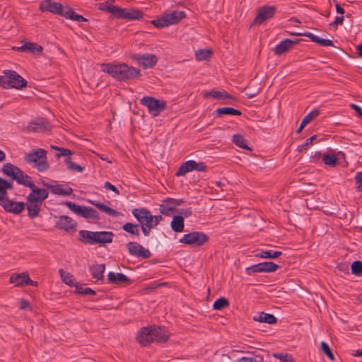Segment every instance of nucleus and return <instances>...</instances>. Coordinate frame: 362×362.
Segmentation results:
<instances>
[{
	"instance_id": "50",
	"label": "nucleus",
	"mask_w": 362,
	"mask_h": 362,
	"mask_svg": "<svg viewBox=\"0 0 362 362\" xmlns=\"http://www.w3.org/2000/svg\"><path fill=\"white\" fill-rule=\"evenodd\" d=\"M64 161L67 165V168L70 170L82 173L84 170L83 167L81 165L72 162L71 158L69 156L65 158Z\"/></svg>"
},
{
	"instance_id": "60",
	"label": "nucleus",
	"mask_w": 362,
	"mask_h": 362,
	"mask_svg": "<svg viewBox=\"0 0 362 362\" xmlns=\"http://www.w3.org/2000/svg\"><path fill=\"white\" fill-rule=\"evenodd\" d=\"M337 268L340 271L345 274L349 273V265L346 263H339L338 264Z\"/></svg>"
},
{
	"instance_id": "43",
	"label": "nucleus",
	"mask_w": 362,
	"mask_h": 362,
	"mask_svg": "<svg viewBox=\"0 0 362 362\" xmlns=\"http://www.w3.org/2000/svg\"><path fill=\"white\" fill-rule=\"evenodd\" d=\"M233 142L236 145L238 146V147L243 148V149H246V150H248V151H252V148H250L247 143V140L243 137V136L240 135V134H234L233 136Z\"/></svg>"
},
{
	"instance_id": "41",
	"label": "nucleus",
	"mask_w": 362,
	"mask_h": 362,
	"mask_svg": "<svg viewBox=\"0 0 362 362\" xmlns=\"http://www.w3.org/2000/svg\"><path fill=\"white\" fill-rule=\"evenodd\" d=\"M41 205L42 203L40 202L29 203V204L27 205L28 216L30 218H34L39 216L41 209Z\"/></svg>"
},
{
	"instance_id": "64",
	"label": "nucleus",
	"mask_w": 362,
	"mask_h": 362,
	"mask_svg": "<svg viewBox=\"0 0 362 362\" xmlns=\"http://www.w3.org/2000/svg\"><path fill=\"white\" fill-rule=\"evenodd\" d=\"M356 182L362 185V172H358L355 176Z\"/></svg>"
},
{
	"instance_id": "51",
	"label": "nucleus",
	"mask_w": 362,
	"mask_h": 362,
	"mask_svg": "<svg viewBox=\"0 0 362 362\" xmlns=\"http://www.w3.org/2000/svg\"><path fill=\"white\" fill-rule=\"evenodd\" d=\"M272 356L278 358L281 362H293V358L291 354L286 353H273Z\"/></svg>"
},
{
	"instance_id": "36",
	"label": "nucleus",
	"mask_w": 362,
	"mask_h": 362,
	"mask_svg": "<svg viewBox=\"0 0 362 362\" xmlns=\"http://www.w3.org/2000/svg\"><path fill=\"white\" fill-rule=\"evenodd\" d=\"M63 17L77 22H86L88 19L83 16L77 14L71 7L66 6V11Z\"/></svg>"
},
{
	"instance_id": "32",
	"label": "nucleus",
	"mask_w": 362,
	"mask_h": 362,
	"mask_svg": "<svg viewBox=\"0 0 362 362\" xmlns=\"http://www.w3.org/2000/svg\"><path fill=\"white\" fill-rule=\"evenodd\" d=\"M88 202L91 204L92 205L96 206L98 209H100L101 211L108 214L109 216H113V217H117L120 214L119 212H117L116 210L105 205L104 204H102L98 201H92L89 200Z\"/></svg>"
},
{
	"instance_id": "45",
	"label": "nucleus",
	"mask_w": 362,
	"mask_h": 362,
	"mask_svg": "<svg viewBox=\"0 0 362 362\" xmlns=\"http://www.w3.org/2000/svg\"><path fill=\"white\" fill-rule=\"evenodd\" d=\"M324 163L330 167L336 166L339 163V159L335 155L324 154L322 156Z\"/></svg>"
},
{
	"instance_id": "58",
	"label": "nucleus",
	"mask_w": 362,
	"mask_h": 362,
	"mask_svg": "<svg viewBox=\"0 0 362 362\" xmlns=\"http://www.w3.org/2000/svg\"><path fill=\"white\" fill-rule=\"evenodd\" d=\"M104 187L107 190L114 192L116 194H119V191L118 190V189L109 182H105Z\"/></svg>"
},
{
	"instance_id": "63",
	"label": "nucleus",
	"mask_w": 362,
	"mask_h": 362,
	"mask_svg": "<svg viewBox=\"0 0 362 362\" xmlns=\"http://www.w3.org/2000/svg\"><path fill=\"white\" fill-rule=\"evenodd\" d=\"M351 107L356 111L360 117H362V108L356 104H351Z\"/></svg>"
},
{
	"instance_id": "21",
	"label": "nucleus",
	"mask_w": 362,
	"mask_h": 362,
	"mask_svg": "<svg viewBox=\"0 0 362 362\" xmlns=\"http://www.w3.org/2000/svg\"><path fill=\"white\" fill-rule=\"evenodd\" d=\"M300 40V39L292 40L288 38L282 40L275 47L274 54L278 56L284 54Z\"/></svg>"
},
{
	"instance_id": "20",
	"label": "nucleus",
	"mask_w": 362,
	"mask_h": 362,
	"mask_svg": "<svg viewBox=\"0 0 362 362\" xmlns=\"http://www.w3.org/2000/svg\"><path fill=\"white\" fill-rule=\"evenodd\" d=\"M107 281L108 283L117 285H129L132 282V281L125 274L122 273H114L112 272H109L107 274Z\"/></svg>"
},
{
	"instance_id": "31",
	"label": "nucleus",
	"mask_w": 362,
	"mask_h": 362,
	"mask_svg": "<svg viewBox=\"0 0 362 362\" xmlns=\"http://www.w3.org/2000/svg\"><path fill=\"white\" fill-rule=\"evenodd\" d=\"M204 98H213L214 99H223V98H228V99H234L233 97H232L227 91L223 90H216L214 89L211 90L209 91H206L204 93Z\"/></svg>"
},
{
	"instance_id": "33",
	"label": "nucleus",
	"mask_w": 362,
	"mask_h": 362,
	"mask_svg": "<svg viewBox=\"0 0 362 362\" xmlns=\"http://www.w3.org/2000/svg\"><path fill=\"white\" fill-rule=\"evenodd\" d=\"M175 208V204L173 203L171 198L168 197L163 201V204L160 205L159 209L162 214L170 216Z\"/></svg>"
},
{
	"instance_id": "48",
	"label": "nucleus",
	"mask_w": 362,
	"mask_h": 362,
	"mask_svg": "<svg viewBox=\"0 0 362 362\" xmlns=\"http://www.w3.org/2000/svg\"><path fill=\"white\" fill-rule=\"evenodd\" d=\"M126 19L128 20H139L144 16L142 11L136 9H131L129 11L126 9Z\"/></svg>"
},
{
	"instance_id": "7",
	"label": "nucleus",
	"mask_w": 362,
	"mask_h": 362,
	"mask_svg": "<svg viewBox=\"0 0 362 362\" xmlns=\"http://www.w3.org/2000/svg\"><path fill=\"white\" fill-rule=\"evenodd\" d=\"M276 11L277 8L275 6L264 5L258 8L252 25H260L265 23L275 16Z\"/></svg>"
},
{
	"instance_id": "54",
	"label": "nucleus",
	"mask_w": 362,
	"mask_h": 362,
	"mask_svg": "<svg viewBox=\"0 0 362 362\" xmlns=\"http://www.w3.org/2000/svg\"><path fill=\"white\" fill-rule=\"evenodd\" d=\"M320 347H321L322 351L325 353V354L332 361H335V357H334V354H332V352L329 345L326 342L322 341L320 343Z\"/></svg>"
},
{
	"instance_id": "38",
	"label": "nucleus",
	"mask_w": 362,
	"mask_h": 362,
	"mask_svg": "<svg viewBox=\"0 0 362 362\" xmlns=\"http://www.w3.org/2000/svg\"><path fill=\"white\" fill-rule=\"evenodd\" d=\"M122 230L132 236L139 237V224L127 222L122 226Z\"/></svg>"
},
{
	"instance_id": "24",
	"label": "nucleus",
	"mask_w": 362,
	"mask_h": 362,
	"mask_svg": "<svg viewBox=\"0 0 362 362\" xmlns=\"http://www.w3.org/2000/svg\"><path fill=\"white\" fill-rule=\"evenodd\" d=\"M101 10H105L112 13L115 17L121 19H126V9L119 8L112 4H107V2L103 6H100Z\"/></svg>"
},
{
	"instance_id": "5",
	"label": "nucleus",
	"mask_w": 362,
	"mask_h": 362,
	"mask_svg": "<svg viewBox=\"0 0 362 362\" xmlns=\"http://www.w3.org/2000/svg\"><path fill=\"white\" fill-rule=\"evenodd\" d=\"M185 16L183 11H173L165 14L162 18L151 21V23L156 28H165L179 23Z\"/></svg>"
},
{
	"instance_id": "10",
	"label": "nucleus",
	"mask_w": 362,
	"mask_h": 362,
	"mask_svg": "<svg viewBox=\"0 0 362 362\" xmlns=\"http://www.w3.org/2000/svg\"><path fill=\"white\" fill-rule=\"evenodd\" d=\"M279 267V265L273 262H264L247 267L245 269V273L247 275L262 272L271 273L276 271Z\"/></svg>"
},
{
	"instance_id": "11",
	"label": "nucleus",
	"mask_w": 362,
	"mask_h": 362,
	"mask_svg": "<svg viewBox=\"0 0 362 362\" xmlns=\"http://www.w3.org/2000/svg\"><path fill=\"white\" fill-rule=\"evenodd\" d=\"M39 8L42 12L48 11L62 16H64L66 11V6L64 7L62 4L52 1V0L42 1L40 4Z\"/></svg>"
},
{
	"instance_id": "3",
	"label": "nucleus",
	"mask_w": 362,
	"mask_h": 362,
	"mask_svg": "<svg viewBox=\"0 0 362 362\" xmlns=\"http://www.w3.org/2000/svg\"><path fill=\"white\" fill-rule=\"evenodd\" d=\"M0 86L6 89H21L27 86V81L15 71L6 70L0 76Z\"/></svg>"
},
{
	"instance_id": "28",
	"label": "nucleus",
	"mask_w": 362,
	"mask_h": 362,
	"mask_svg": "<svg viewBox=\"0 0 362 362\" xmlns=\"http://www.w3.org/2000/svg\"><path fill=\"white\" fill-rule=\"evenodd\" d=\"M19 170L20 168L18 167L11 163L4 164L1 168V171L4 175L11 177L12 180L15 181L18 178L17 175Z\"/></svg>"
},
{
	"instance_id": "35",
	"label": "nucleus",
	"mask_w": 362,
	"mask_h": 362,
	"mask_svg": "<svg viewBox=\"0 0 362 362\" xmlns=\"http://www.w3.org/2000/svg\"><path fill=\"white\" fill-rule=\"evenodd\" d=\"M16 182L27 187H32L34 185L32 178L27 174H25L21 169L17 175Z\"/></svg>"
},
{
	"instance_id": "13",
	"label": "nucleus",
	"mask_w": 362,
	"mask_h": 362,
	"mask_svg": "<svg viewBox=\"0 0 362 362\" xmlns=\"http://www.w3.org/2000/svg\"><path fill=\"white\" fill-rule=\"evenodd\" d=\"M127 248L132 256L141 257L143 259H148L151 256V252L137 242L132 241L128 243L127 244Z\"/></svg>"
},
{
	"instance_id": "49",
	"label": "nucleus",
	"mask_w": 362,
	"mask_h": 362,
	"mask_svg": "<svg viewBox=\"0 0 362 362\" xmlns=\"http://www.w3.org/2000/svg\"><path fill=\"white\" fill-rule=\"evenodd\" d=\"M76 291L75 293L77 294H81L83 296H93L95 295V291H93L90 288H83L82 286L79 285L78 283L76 284L75 286Z\"/></svg>"
},
{
	"instance_id": "22",
	"label": "nucleus",
	"mask_w": 362,
	"mask_h": 362,
	"mask_svg": "<svg viewBox=\"0 0 362 362\" xmlns=\"http://www.w3.org/2000/svg\"><path fill=\"white\" fill-rule=\"evenodd\" d=\"M43 185L50 189L51 193L57 195L69 196L73 193V189L69 186L64 187L62 185H48L43 183Z\"/></svg>"
},
{
	"instance_id": "42",
	"label": "nucleus",
	"mask_w": 362,
	"mask_h": 362,
	"mask_svg": "<svg viewBox=\"0 0 362 362\" xmlns=\"http://www.w3.org/2000/svg\"><path fill=\"white\" fill-rule=\"evenodd\" d=\"M282 255L281 251L262 250L260 252L255 255V257L265 259H276Z\"/></svg>"
},
{
	"instance_id": "39",
	"label": "nucleus",
	"mask_w": 362,
	"mask_h": 362,
	"mask_svg": "<svg viewBox=\"0 0 362 362\" xmlns=\"http://www.w3.org/2000/svg\"><path fill=\"white\" fill-rule=\"evenodd\" d=\"M16 49L21 51H28L31 53H40L42 52L43 49L42 46L38 45L37 44L34 42H26L22 46L17 47Z\"/></svg>"
},
{
	"instance_id": "26",
	"label": "nucleus",
	"mask_w": 362,
	"mask_h": 362,
	"mask_svg": "<svg viewBox=\"0 0 362 362\" xmlns=\"http://www.w3.org/2000/svg\"><path fill=\"white\" fill-rule=\"evenodd\" d=\"M151 214L146 208H136L132 210V214L139 223V226L144 225Z\"/></svg>"
},
{
	"instance_id": "59",
	"label": "nucleus",
	"mask_w": 362,
	"mask_h": 362,
	"mask_svg": "<svg viewBox=\"0 0 362 362\" xmlns=\"http://www.w3.org/2000/svg\"><path fill=\"white\" fill-rule=\"evenodd\" d=\"M196 166L194 168V170L199 171V172H206L207 170V166L204 164L203 162L197 163L196 162Z\"/></svg>"
},
{
	"instance_id": "2",
	"label": "nucleus",
	"mask_w": 362,
	"mask_h": 362,
	"mask_svg": "<svg viewBox=\"0 0 362 362\" xmlns=\"http://www.w3.org/2000/svg\"><path fill=\"white\" fill-rule=\"evenodd\" d=\"M12 189L13 182L0 177V205L7 212L19 214L25 209V204L22 202H15L7 197V190Z\"/></svg>"
},
{
	"instance_id": "53",
	"label": "nucleus",
	"mask_w": 362,
	"mask_h": 362,
	"mask_svg": "<svg viewBox=\"0 0 362 362\" xmlns=\"http://www.w3.org/2000/svg\"><path fill=\"white\" fill-rule=\"evenodd\" d=\"M351 271L353 274L360 276L362 274V262L354 261L351 265Z\"/></svg>"
},
{
	"instance_id": "46",
	"label": "nucleus",
	"mask_w": 362,
	"mask_h": 362,
	"mask_svg": "<svg viewBox=\"0 0 362 362\" xmlns=\"http://www.w3.org/2000/svg\"><path fill=\"white\" fill-rule=\"evenodd\" d=\"M229 300L224 298L221 297L214 301L213 308L216 310H221L222 309L228 307Z\"/></svg>"
},
{
	"instance_id": "15",
	"label": "nucleus",
	"mask_w": 362,
	"mask_h": 362,
	"mask_svg": "<svg viewBox=\"0 0 362 362\" xmlns=\"http://www.w3.org/2000/svg\"><path fill=\"white\" fill-rule=\"evenodd\" d=\"M55 227L68 233H74L76 230V223L68 216H61L56 222Z\"/></svg>"
},
{
	"instance_id": "27",
	"label": "nucleus",
	"mask_w": 362,
	"mask_h": 362,
	"mask_svg": "<svg viewBox=\"0 0 362 362\" xmlns=\"http://www.w3.org/2000/svg\"><path fill=\"white\" fill-rule=\"evenodd\" d=\"M196 161L193 160H189L185 161L181 164L179 167L177 171L175 173L177 177L183 176L185 174L194 170V168L196 166Z\"/></svg>"
},
{
	"instance_id": "52",
	"label": "nucleus",
	"mask_w": 362,
	"mask_h": 362,
	"mask_svg": "<svg viewBox=\"0 0 362 362\" xmlns=\"http://www.w3.org/2000/svg\"><path fill=\"white\" fill-rule=\"evenodd\" d=\"M319 115L320 110L317 109H314L303 118L302 122L304 124L307 125L311 121L315 119Z\"/></svg>"
},
{
	"instance_id": "56",
	"label": "nucleus",
	"mask_w": 362,
	"mask_h": 362,
	"mask_svg": "<svg viewBox=\"0 0 362 362\" xmlns=\"http://www.w3.org/2000/svg\"><path fill=\"white\" fill-rule=\"evenodd\" d=\"M316 135H313L310 138L307 139L304 144L298 147V151H303L304 150H307L308 147L313 144V141L316 139Z\"/></svg>"
},
{
	"instance_id": "9",
	"label": "nucleus",
	"mask_w": 362,
	"mask_h": 362,
	"mask_svg": "<svg viewBox=\"0 0 362 362\" xmlns=\"http://www.w3.org/2000/svg\"><path fill=\"white\" fill-rule=\"evenodd\" d=\"M209 237L202 232L194 231L185 234L180 242L194 247H199L207 243Z\"/></svg>"
},
{
	"instance_id": "8",
	"label": "nucleus",
	"mask_w": 362,
	"mask_h": 362,
	"mask_svg": "<svg viewBox=\"0 0 362 362\" xmlns=\"http://www.w3.org/2000/svg\"><path fill=\"white\" fill-rule=\"evenodd\" d=\"M141 104L147 107L148 112L153 117L159 115L166 108L165 101L150 96L144 97L141 100Z\"/></svg>"
},
{
	"instance_id": "37",
	"label": "nucleus",
	"mask_w": 362,
	"mask_h": 362,
	"mask_svg": "<svg viewBox=\"0 0 362 362\" xmlns=\"http://www.w3.org/2000/svg\"><path fill=\"white\" fill-rule=\"evenodd\" d=\"M173 230L180 233L184 230V217L182 216H175L170 223Z\"/></svg>"
},
{
	"instance_id": "14",
	"label": "nucleus",
	"mask_w": 362,
	"mask_h": 362,
	"mask_svg": "<svg viewBox=\"0 0 362 362\" xmlns=\"http://www.w3.org/2000/svg\"><path fill=\"white\" fill-rule=\"evenodd\" d=\"M30 189L32 192L26 198L29 203H42L48 197V191L43 188H38L35 184L32 187H30Z\"/></svg>"
},
{
	"instance_id": "55",
	"label": "nucleus",
	"mask_w": 362,
	"mask_h": 362,
	"mask_svg": "<svg viewBox=\"0 0 362 362\" xmlns=\"http://www.w3.org/2000/svg\"><path fill=\"white\" fill-rule=\"evenodd\" d=\"M52 148L56 149L59 151V153H57L56 156L59 158L61 156H66L72 155V151L69 149L58 147V146H52Z\"/></svg>"
},
{
	"instance_id": "62",
	"label": "nucleus",
	"mask_w": 362,
	"mask_h": 362,
	"mask_svg": "<svg viewBox=\"0 0 362 362\" xmlns=\"http://www.w3.org/2000/svg\"><path fill=\"white\" fill-rule=\"evenodd\" d=\"M144 226L153 228V215L151 214L148 216V218L146 219V221L144 223Z\"/></svg>"
},
{
	"instance_id": "57",
	"label": "nucleus",
	"mask_w": 362,
	"mask_h": 362,
	"mask_svg": "<svg viewBox=\"0 0 362 362\" xmlns=\"http://www.w3.org/2000/svg\"><path fill=\"white\" fill-rule=\"evenodd\" d=\"M177 213L180 214V216H182L184 218L189 217L192 214V208H186V209H182L177 211Z\"/></svg>"
},
{
	"instance_id": "44",
	"label": "nucleus",
	"mask_w": 362,
	"mask_h": 362,
	"mask_svg": "<svg viewBox=\"0 0 362 362\" xmlns=\"http://www.w3.org/2000/svg\"><path fill=\"white\" fill-rule=\"evenodd\" d=\"M59 273L60 274L62 281L69 285V286H75L76 284L73 281V275L70 274L69 272L64 271L62 269L59 270Z\"/></svg>"
},
{
	"instance_id": "61",
	"label": "nucleus",
	"mask_w": 362,
	"mask_h": 362,
	"mask_svg": "<svg viewBox=\"0 0 362 362\" xmlns=\"http://www.w3.org/2000/svg\"><path fill=\"white\" fill-rule=\"evenodd\" d=\"M30 303L29 302L25 299H21L19 302V308L21 310H26L28 308H29Z\"/></svg>"
},
{
	"instance_id": "30",
	"label": "nucleus",
	"mask_w": 362,
	"mask_h": 362,
	"mask_svg": "<svg viewBox=\"0 0 362 362\" xmlns=\"http://www.w3.org/2000/svg\"><path fill=\"white\" fill-rule=\"evenodd\" d=\"M78 240L86 245H95V231L80 230Z\"/></svg>"
},
{
	"instance_id": "29",
	"label": "nucleus",
	"mask_w": 362,
	"mask_h": 362,
	"mask_svg": "<svg viewBox=\"0 0 362 362\" xmlns=\"http://www.w3.org/2000/svg\"><path fill=\"white\" fill-rule=\"evenodd\" d=\"M105 270V264H99L92 265L90 267V272L93 279H95L97 281H103L104 280V272Z\"/></svg>"
},
{
	"instance_id": "25",
	"label": "nucleus",
	"mask_w": 362,
	"mask_h": 362,
	"mask_svg": "<svg viewBox=\"0 0 362 362\" xmlns=\"http://www.w3.org/2000/svg\"><path fill=\"white\" fill-rule=\"evenodd\" d=\"M296 35L305 36L311 40L312 42L319 44L321 46H334L333 41L329 39H322L318 36L313 34L310 32H305L303 33H296Z\"/></svg>"
},
{
	"instance_id": "16",
	"label": "nucleus",
	"mask_w": 362,
	"mask_h": 362,
	"mask_svg": "<svg viewBox=\"0 0 362 362\" xmlns=\"http://www.w3.org/2000/svg\"><path fill=\"white\" fill-rule=\"evenodd\" d=\"M28 128L33 132H46L51 129L52 125L47 119L41 117L30 122Z\"/></svg>"
},
{
	"instance_id": "4",
	"label": "nucleus",
	"mask_w": 362,
	"mask_h": 362,
	"mask_svg": "<svg viewBox=\"0 0 362 362\" xmlns=\"http://www.w3.org/2000/svg\"><path fill=\"white\" fill-rule=\"evenodd\" d=\"M24 159L28 163H34L40 172L46 171L49 167L47 162V151L43 148L25 154Z\"/></svg>"
},
{
	"instance_id": "1",
	"label": "nucleus",
	"mask_w": 362,
	"mask_h": 362,
	"mask_svg": "<svg viewBox=\"0 0 362 362\" xmlns=\"http://www.w3.org/2000/svg\"><path fill=\"white\" fill-rule=\"evenodd\" d=\"M102 68L103 71L109 74L118 81H131L141 76L139 69L124 63L103 64Z\"/></svg>"
},
{
	"instance_id": "6",
	"label": "nucleus",
	"mask_w": 362,
	"mask_h": 362,
	"mask_svg": "<svg viewBox=\"0 0 362 362\" xmlns=\"http://www.w3.org/2000/svg\"><path fill=\"white\" fill-rule=\"evenodd\" d=\"M71 211L77 214L78 216L86 219H92L94 221L99 219L98 212L89 206L77 205L71 202H66L64 203Z\"/></svg>"
},
{
	"instance_id": "34",
	"label": "nucleus",
	"mask_w": 362,
	"mask_h": 362,
	"mask_svg": "<svg viewBox=\"0 0 362 362\" xmlns=\"http://www.w3.org/2000/svg\"><path fill=\"white\" fill-rule=\"evenodd\" d=\"M253 320L255 321H258L260 322H265V323H267L269 325H273V324L276 323L277 321L276 317L274 315L269 314V313H265L264 312L258 313V315L255 316L253 317Z\"/></svg>"
},
{
	"instance_id": "40",
	"label": "nucleus",
	"mask_w": 362,
	"mask_h": 362,
	"mask_svg": "<svg viewBox=\"0 0 362 362\" xmlns=\"http://www.w3.org/2000/svg\"><path fill=\"white\" fill-rule=\"evenodd\" d=\"M214 113L217 116H221L222 115H230L235 116L242 115L241 111L230 107H219L215 110Z\"/></svg>"
},
{
	"instance_id": "12",
	"label": "nucleus",
	"mask_w": 362,
	"mask_h": 362,
	"mask_svg": "<svg viewBox=\"0 0 362 362\" xmlns=\"http://www.w3.org/2000/svg\"><path fill=\"white\" fill-rule=\"evenodd\" d=\"M132 59H134L137 63L144 69L152 68L156 65L158 62V57L153 54H134L131 56Z\"/></svg>"
},
{
	"instance_id": "19",
	"label": "nucleus",
	"mask_w": 362,
	"mask_h": 362,
	"mask_svg": "<svg viewBox=\"0 0 362 362\" xmlns=\"http://www.w3.org/2000/svg\"><path fill=\"white\" fill-rule=\"evenodd\" d=\"M151 334L153 336V341L158 343L166 342L170 337L168 331L163 327L151 325Z\"/></svg>"
},
{
	"instance_id": "17",
	"label": "nucleus",
	"mask_w": 362,
	"mask_h": 362,
	"mask_svg": "<svg viewBox=\"0 0 362 362\" xmlns=\"http://www.w3.org/2000/svg\"><path fill=\"white\" fill-rule=\"evenodd\" d=\"M10 282L12 284H15L16 286H23L25 284L30 285L33 286H37V282L30 279L28 274L25 272L11 275L10 277Z\"/></svg>"
},
{
	"instance_id": "18",
	"label": "nucleus",
	"mask_w": 362,
	"mask_h": 362,
	"mask_svg": "<svg viewBox=\"0 0 362 362\" xmlns=\"http://www.w3.org/2000/svg\"><path fill=\"white\" fill-rule=\"evenodd\" d=\"M151 333V326L141 328L136 337V341L143 346H148L153 342Z\"/></svg>"
},
{
	"instance_id": "23",
	"label": "nucleus",
	"mask_w": 362,
	"mask_h": 362,
	"mask_svg": "<svg viewBox=\"0 0 362 362\" xmlns=\"http://www.w3.org/2000/svg\"><path fill=\"white\" fill-rule=\"evenodd\" d=\"M115 234L111 231H95V244L104 245L111 243Z\"/></svg>"
},
{
	"instance_id": "47",
	"label": "nucleus",
	"mask_w": 362,
	"mask_h": 362,
	"mask_svg": "<svg viewBox=\"0 0 362 362\" xmlns=\"http://www.w3.org/2000/svg\"><path fill=\"white\" fill-rule=\"evenodd\" d=\"M212 52L210 49H198L195 52L196 59L198 61L209 60L211 58Z\"/></svg>"
}]
</instances>
